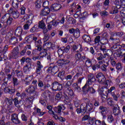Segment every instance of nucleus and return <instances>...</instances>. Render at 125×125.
Wrapping results in <instances>:
<instances>
[{
    "label": "nucleus",
    "mask_w": 125,
    "mask_h": 125,
    "mask_svg": "<svg viewBox=\"0 0 125 125\" xmlns=\"http://www.w3.org/2000/svg\"><path fill=\"white\" fill-rule=\"evenodd\" d=\"M38 41V37L35 36L34 34H31L28 36L26 40L27 42H36Z\"/></svg>",
    "instance_id": "nucleus-23"
},
{
    "label": "nucleus",
    "mask_w": 125,
    "mask_h": 125,
    "mask_svg": "<svg viewBox=\"0 0 125 125\" xmlns=\"http://www.w3.org/2000/svg\"><path fill=\"white\" fill-rule=\"evenodd\" d=\"M59 71V68L58 67V66L55 65L52 67V75L53 76H54L55 74H57V73H58Z\"/></svg>",
    "instance_id": "nucleus-34"
},
{
    "label": "nucleus",
    "mask_w": 125,
    "mask_h": 125,
    "mask_svg": "<svg viewBox=\"0 0 125 125\" xmlns=\"http://www.w3.org/2000/svg\"><path fill=\"white\" fill-rule=\"evenodd\" d=\"M54 118H55V120H57L58 119V120H59L60 122H65V121H66V119H65V118L62 117H58V116H57V115H56L55 114V115H54Z\"/></svg>",
    "instance_id": "nucleus-50"
},
{
    "label": "nucleus",
    "mask_w": 125,
    "mask_h": 125,
    "mask_svg": "<svg viewBox=\"0 0 125 125\" xmlns=\"http://www.w3.org/2000/svg\"><path fill=\"white\" fill-rule=\"evenodd\" d=\"M12 69V68H11V67H8V68L6 67L4 69V73L5 75H8L9 73H10V71H11Z\"/></svg>",
    "instance_id": "nucleus-63"
},
{
    "label": "nucleus",
    "mask_w": 125,
    "mask_h": 125,
    "mask_svg": "<svg viewBox=\"0 0 125 125\" xmlns=\"http://www.w3.org/2000/svg\"><path fill=\"white\" fill-rule=\"evenodd\" d=\"M109 38V35L107 33H104L102 35V40L103 41H104L105 43H107L108 42V38Z\"/></svg>",
    "instance_id": "nucleus-35"
},
{
    "label": "nucleus",
    "mask_w": 125,
    "mask_h": 125,
    "mask_svg": "<svg viewBox=\"0 0 125 125\" xmlns=\"http://www.w3.org/2000/svg\"><path fill=\"white\" fill-rule=\"evenodd\" d=\"M23 32L22 27H18L15 31V35L16 37H21Z\"/></svg>",
    "instance_id": "nucleus-20"
},
{
    "label": "nucleus",
    "mask_w": 125,
    "mask_h": 125,
    "mask_svg": "<svg viewBox=\"0 0 125 125\" xmlns=\"http://www.w3.org/2000/svg\"><path fill=\"white\" fill-rule=\"evenodd\" d=\"M72 83H73V81H68L66 83L65 85L68 87L71 86ZM66 92L68 93V95H69V96H74V91H73V90H72V88H71V87H68L66 89Z\"/></svg>",
    "instance_id": "nucleus-12"
},
{
    "label": "nucleus",
    "mask_w": 125,
    "mask_h": 125,
    "mask_svg": "<svg viewBox=\"0 0 125 125\" xmlns=\"http://www.w3.org/2000/svg\"><path fill=\"white\" fill-rule=\"evenodd\" d=\"M50 38V35L49 34H44V37L43 38V41L44 42H46Z\"/></svg>",
    "instance_id": "nucleus-56"
},
{
    "label": "nucleus",
    "mask_w": 125,
    "mask_h": 125,
    "mask_svg": "<svg viewBox=\"0 0 125 125\" xmlns=\"http://www.w3.org/2000/svg\"><path fill=\"white\" fill-rule=\"evenodd\" d=\"M107 86H103L102 88L98 89V92L100 95H103V94H106L107 92L111 93V96L113 98L114 101H119V98L120 97V94L115 93V92H112L113 90L116 89V87L112 86L109 89L106 87Z\"/></svg>",
    "instance_id": "nucleus-1"
},
{
    "label": "nucleus",
    "mask_w": 125,
    "mask_h": 125,
    "mask_svg": "<svg viewBox=\"0 0 125 125\" xmlns=\"http://www.w3.org/2000/svg\"><path fill=\"white\" fill-rule=\"evenodd\" d=\"M37 27H39L40 29H44V28H45V24H44V22L42 21L39 22V25H37Z\"/></svg>",
    "instance_id": "nucleus-47"
},
{
    "label": "nucleus",
    "mask_w": 125,
    "mask_h": 125,
    "mask_svg": "<svg viewBox=\"0 0 125 125\" xmlns=\"http://www.w3.org/2000/svg\"><path fill=\"white\" fill-rule=\"evenodd\" d=\"M15 73L17 75V76L18 78H20L21 77H22V76L23 75V73L22 72L21 70L17 69L15 70Z\"/></svg>",
    "instance_id": "nucleus-48"
},
{
    "label": "nucleus",
    "mask_w": 125,
    "mask_h": 125,
    "mask_svg": "<svg viewBox=\"0 0 125 125\" xmlns=\"http://www.w3.org/2000/svg\"><path fill=\"white\" fill-rule=\"evenodd\" d=\"M35 46L37 47L38 51H42V41L38 40V41H34Z\"/></svg>",
    "instance_id": "nucleus-18"
},
{
    "label": "nucleus",
    "mask_w": 125,
    "mask_h": 125,
    "mask_svg": "<svg viewBox=\"0 0 125 125\" xmlns=\"http://www.w3.org/2000/svg\"><path fill=\"white\" fill-rule=\"evenodd\" d=\"M12 5L15 8H18V5H19V1L18 0H13Z\"/></svg>",
    "instance_id": "nucleus-43"
},
{
    "label": "nucleus",
    "mask_w": 125,
    "mask_h": 125,
    "mask_svg": "<svg viewBox=\"0 0 125 125\" xmlns=\"http://www.w3.org/2000/svg\"><path fill=\"white\" fill-rule=\"evenodd\" d=\"M110 40H111V41H112L113 42H114L116 44H117V43H119V42H120V39H119V38L115 39V38H114V37L113 36L110 37Z\"/></svg>",
    "instance_id": "nucleus-45"
},
{
    "label": "nucleus",
    "mask_w": 125,
    "mask_h": 125,
    "mask_svg": "<svg viewBox=\"0 0 125 125\" xmlns=\"http://www.w3.org/2000/svg\"><path fill=\"white\" fill-rule=\"evenodd\" d=\"M46 51H47V50H46V49H43L42 51H40V55H41V58H43V57H45L46 55H47Z\"/></svg>",
    "instance_id": "nucleus-41"
},
{
    "label": "nucleus",
    "mask_w": 125,
    "mask_h": 125,
    "mask_svg": "<svg viewBox=\"0 0 125 125\" xmlns=\"http://www.w3.org/2000/svg\"><path fill=\"white\" fill-rule=\"evenodd\" d=\"M117 36V37H121L124 36V33L123 32H114L112 34V37H116Z\"/></svg>",
    "instance_id": "nucleus-49"
},
{
    "label": "nucleus",
    "mask_w": 125,
    "mask_h": 125,
    "mask_svg": "<svg viewBox=\"0 0 125 125\" xmlns=\"http://www.w3.org/2000/svg\"><path fill=\"white\" fill-rule=\"evenodd\" d=\"M4 101L8 107L13 104V100L11 98H5Z\"/></svg>",
    "instance_id": "nucleus-27"
},
{
    "label": "nucleus",
    "mask_w": 125,
    "mask_h": 125,
    "mask_svg": "<svg viewBox=\"0 0 125 125\" xmlns=\"http://www.w3.org/2000/svg\"><path fill=\"white\" fill-rule=\"evenodd\" d=\"M100 50L103 51L104 55L106 53V52L107 51V50L106 49V47H104L103 45H101L100 47Z\"/></svg>",
    "instance_id": "nucleus-60"
},
{
    "label": "nucleus",
    "mask_w": 125,
    "mask_h": 125,
    "mask_svg": "<svg viewBox=\"0 0 125 125\" xmlns=\"http://www.w3.org/2000/svg\"><path fill=\"white\" fill-rule=\"evenodd\" d=\"M120 46H121V45L119 44L115 45L111 47V49H112L113 51H118V50H120V49H121V47Z\"/></svg>",
    "instance_id": "nucleus-46"
},
{
    "label": "nucleus",
    "mask_w": 125,
    "mask_h": 125,
    "mask_svg": "<svg viewBox=\"0 0 125 125\" xmlns=\"http://www.w3.org/2000/svg\"><path fill=\"white\" fill-rule=\"evenodd\" d=\"M13 101L14 102V105L15 107H17L18 109H20V108H21V106H22V104H21V100H18V97L15 98Z\"/></svg>",
    "instance_id": "nucleus-19"
},
{
    "label": "nucleus",
    "mask_w": 125,
    "mask_h": 125,
    "mask_svg": "<svg viewBox=\"0 0 125 125\" xmlns=\"http://www.w3.org/2000/svg\"><path fill=\"white\" fill-rule=\"evenodd\" d=\"M104 58H106V56L102 53H98L97 54V60L98 61H101L103 60V59H104Z\"/></svg>",
    "instance_id": "nucleus-30"
},
{
    "label": "nucleus",
    "mask_w": 125,
    "mask_h": 125,
    "mask_svg": "<svg viewBox=\"0 0 125 125\" xmlns=\"http://www.w3.org/2000/svg\"><path fill=\"white\" fill-rule=\"evenodd\" d=\"M82 38L85 42H87V43H90V42H91V38L90 36L84 34Z\"/></svg>",
    "instance_id": "nucleus-25"
},
{
    "label": "nucleus",
    "mask_w": 125,
    "mask_h": 125,
    "mask_svg": "<svg viewBox=\"0 0 125 125\" xmlns=\"http://www.w3.org/2000/svg\"><path fill=\"white\" fill-rule=\"evenodd\" d=\"M85 64L86 66V67H88V68H89V67H91L92 66V62L91 61V60L89 58H87V60L85 61Z\"/></svg>",
    "instance_id": "nucleus-38"
},
{
    "label": "nucleus",
    "mask_w": 125,
    "mask_h": 125,
    "mask_svg": "<svg viewBox=\"0 0 125 125\" xmlns=\"http://www.w3.org/2000/svg\"><path fill=\"white\" fill-rule=\"evenodd\" d=\"M13 18L8 13L5 14L0 19L1 23H6L7 26H10L13 23Z\"/></svg>",
    "instance_id": "nucleus-4"
},
{
    "label": "nucleus",
    "mask_w": 125,
    "mask_h": 125,
    "mask_svg": "<svg viewBox=\"0 0 125 125\" xmlns=\"http://www.w3.org/2000/svg\"><path fill=\"white\" fill-rule=\"evenodd\" d=\"M80 36L81 34H80V29H79V28H76L74 33V36L75 38H76V39H78V38H80Z\"/></svg>",
    "instance_id": "nucleus-42"
},
{
    "label": "nucleus",
    "mask_w": 125,
    "mask_h": 125,
    "mask_svg": "<svg viewBox=\"0 0 125 125\" xmlns=\"http://www.w3.org/2000/svg\"><path fill=\"white\" fill-rule=\"evenodd\" d=\"M52 85V87L51 89L53 91H57V90L60 91V90L63 89V85L62 84L57 81L53 82Z\"/></svg>",
    "instance_id": "nucleus-8"
},
{
    "label": "nucleus",
    "mask_w": 125,
    "mask_h": 125,
    "mask_svg": "<svg viewBox=\"0 0 125 125\" xmlns=\"http://www.w3.org/2000/svg\"><path fill=\"white\" fill-rule=\"evenodd\" d=\"M36 88H35V87L30 85L26 88L25 91L29 94L32 95L33 96H35V95L37 94V92L36 91Z\"/></svg>",
    "instance_id": "nucleus-13"
},
{
    "label": "nucleus",
    "mask_w": 125,
    "mask_h": 125,
    "mask_svg": "<svg viewBox=\"0 0 125 125\" xmlns=\"http://www.w3.org/2000/svg\"><path fill=\"white\" fill-rule=\"evenodd\" d=\"M121 21L122 23L125 26V8H121Z\"/></svg>",
    "instance_id": "nucleus-22"
},
{
    "label": "nucleus",
    "mask_w": 125,
    "mask_h": 125,
    "mask_svg": "<svg viewBox=\"0 0 125 125\" xmlns=\"http://www.w3.org/2000/svg\"><path fill=\"white\" fill-rule=\"evenodd\" d=\"M86 88H87V92H89V93H91V94H94V93L96 92L95 89L93 88L92 87L89 86V85H88Z\"/></svg>",
    "instance_id": "nucleus-31"
},
{
    "label": "nucleus",
    "mask_w": 125,
    "mask_h": 125,
    "mask_svg": "<svg viewBox=\"0 0 125 125\" xmlns=\"http://www.w3.org/2000/svg\"><path fill=\"white\" fill-rule=\"evenodd\" d=\"M113 114L114 115H115V116H118V115H120V114H121V110H120V107H119L118 105H117V107H113Z\"/></svg>",
    "instance_id": "nucleus-26"
},
{
    "label": "nucleus",
    "mask_w": 125,
    "mask_h": 125,
    "mask_svg": "<svg viewBox=\"0 0 125 125\" xmlns=\"http://www.w3.org/2000/svg\"><path fill=\"white\" fill-rule=\"evenodd\" d=\"M72 87H73L74 89V91L76 92H81L82 89H81V87L78 85V83H74L72 84Z\"/></svg>",
    "instance_id": "nucleus-29"
},
{
    "label": "nucleus",
    "mask_w": 125,
    "mask_h": 125,
    "mask_svg": "<svg viewBox=\"0 0 125 125\" xmlns=\"http://www.w3.org/2000/svg\"><path fill=\"white\" fill-rule=\"evenodd\" d=\"M43 91L44 92L41 94V98L43 100H46L47 99V94H48V97H50V93H51V92L48 89L44 90Z\"/></svg>",
    "instance_id": "nucleus-17"
},
{
    "label": "nucleus",
    "mask_w": 125,
    "mask_h": 125,
    "mask_svg": "<svg viewBox=\"0 0 125 125\" xmlns=\"http://www.w3.org/2000/svg\"><path fill=\"white\" fill-rule=\"evenodd\" d=\"M75 59L76 61H81L82 60V54L77 53L75 54Z\"/></svg>",
    "instance_id": "nucleus-40"
},
{
    "label": "nucleus",
    "mask_w": 125,
    "mask_h": 125,
    "mask_svg": "<svg viewBox=\"0 0 125 125\" xmlns=\"http://www.w3.org/2000/svg\"><path fill=\"white\" fill-rule=\"evenodd\" d=\"M50 12V9L48 7L44 8L43 9L41 10L40 13L41 15L42 16H46V15H48L49 13Z\"/></svg>",
    "instance_id": "nucleus-21"
},
{
    "label": "nucleus",
    "mask_w": 125,
    "mask_h": 125,
    "mask_svg": "<svg viewBox=\"0 0 125 125\" xmlns=\"http://www.w3.org/2000/svg\"><path fill=\"white\" fill-rule=\"evenodd\" d=\"M88 80L84 86H83L82 88V89L83 91L84 89L86 87H87V85H90L93 83H95L96 82V79L95 78V75L93 74V73H90L87 76Z\"/></svg>",
    "instance_id": "nucleus-5"
},
{
    "label": "nucleus",
    "mask_w": 125,
    "mask_h": 125,
    "mask_svg": "<svg viewBox=\"0 0 125 125\" xmlns=\"http://www.w3.org/2000/svg\"><path fill=\"white\" fill-rule=\"evenodd\" d=\"M112 56L113 55V52L110 49L106 50V52H105V56Z\"/></svg>",
    "instance_id": "nucleus-58"
},
{
    "label": "nucleus",
    "mask_w": 125,
    "mask_h": 125,
    "mask_svg": "<svg viewBox=\"0 0 125 125\" xmlns=\"http://www.w3.org/2000/svg\"><path fill=\"white\" fill-rule=\"evenodd\" d=\"M26 20H29V21H33L34 19V15L32 13L27 15V18H25Z\"/></svg>",
    "instance_id": "nucleus-55"
},
{
    "label": "nucleus",
    "mask_w": 125,
    "mask_h": 125,
    "mask_svg": "<svg viewBox=\"0 0 125 125\" xmlns=\"http://www.w3.org/2000/svg\"><path fill=\"white\" fill-rule=\"evenodd\" d=\"M9 42L11 44H15V43L18 42V38L13 36L11 38Z\"/></svg>",
    "instance_id": "nucleus-33"
},
{
    "label": "nucleus",
    "mask_w": 125,
    "mask_h": 125,
    "mask_svg": "<svg viewBox=\"0 0 125 125\" xmlns=\"http://www.w3.org/2000/svg\"><path fill=\"white\" fill-rule=\"evenodd\" d=\"M109 59L110 60V63L112 66H113V67H115L117 65V63L115 61V60H114V58L113 57H111L109 58Z\"/></svg>",
    "instance_id": "nucleus-52"
},
{
    "label": "nucleus",
    "mask_w": 125,
    "mask_h": 125,
    "mask_svg": "<svg viewBox=\"0 0 125 125\" xmlns=\"http://www.w3.org/2000/svg\"><path fill=\"white\" fill-rule=\"evenodd\" d=\"M110 93H105V94H104L103 95H101V98L102 99V100H104L105 101L106 99L107 98L108 94Z\"/></svg>",
    "instance_id": "nucleus-59"
},
{
    "label": "nucleus",
    "mask_w": 125,
    "mask_h": 125,
    "mask_svg": "<svg viewBox=\"0 0 125 125\" xmlns=\"http://www.w3.org/2000/svg\"><path fill=\"white\" fill-rule=\"evenodd\" d=\"M8 14L11 15L14 19H17L19 18V16L20 15L19 12H18L17 10L13 9L12 7H11L8 10Z\"/></svg>",
    "instance_id": "nucleus-9"
},
{
    "label": "nucleus",
    "mask_w": 125,
    "mask_h": 125,
    "mask_svg": "<svg viewBox=\"0 0 125 125\" xmlns=\"http://www.w3.org/2000/svg\"><path fill=\"white\" fill-rule=\"evenodd\" d=\"M64 103L66 105H71V100L70 98H69V97H68V95L66 94H64Z\"/></svg>",
    "instance_id": "nucleus-32"
},
{
    "label": "nucleus",
    "mask_w": 125,
    "mask_h": 125,
    "mask_svg": "<svg viewBox=\"0 0 125 125\" xmlns=\"http://www.w3.org/2000/svg\"><path fill=\"white\" fill-rule=\"evenodd\" d=\"M12 83L14 86H17V85H19L20 84V81L16 77L13 78Z\"/></svg>",
    "instance_id": "nucleus-36"
},
{
    "label": "nucleus",
    "mask_w": 125,
    "mask_h": 125,
    "mask_svg": "<svg viewBox=\"0 0 125 125\" xmlns=\"http://www.w3.org/2000/svg\"><path fill=\"white\" fill-rule=\"evenodd\" d=\"M115 67L117 71L122 70V64H121V63L118 62L115 65Z\"/></svg>",
    "instance_id": "nucleus-62"
},
{
    "label": "nucleus",
    "mask_w": 125,
    "mask_h": 125,
    "mask_svg": "<svg viewBox=\"0 0 125 125\" xmlns=\"http://www.w3.org/2000/svg\"><path fill=\"white\" fill-rule=\"evenodd\" d=\"M18 54H19V49L17 47L14 48L12 53L9 54V59H16L18 57Z\"/></svg>",
    "instance_id": "nucleus-10"
},
{
    "label": "nucleus",
    "mask_w": 125,
    "mask_h": 125,
    "mask_svg": "<svg viewBox=\"0 0 125 125\" xmlns=\"http://www.w3.org/2000/svg\"><path fill=\"white\" fill-rule=\"evenodd\" d=\"M101 67V65H100V64L97 63L95 65H94L93 66H92V68L93 70V71H95V70H98V69H100Z\"/></svg>",
    "instance_id": "nucleus-57"
},
{
    "label": "nucleus",
    "mask_w": 125,
    "mask_h": 125,
    "mask_svg": "<svg viewBox=\"0 0 125 125\" xmlns=\"http://www.w3.org/2000/svg\"><path fill=\"white\" fill-rule=\"evenodd\" d=\"M82 109L83 111H84V113L90 114V113L93 112V104L91 103L86 104H82Z\"/></svg>",
    "instance_id": "nucleus-6"
},
{
    "label": "nucleus",
    "mask_w": 125,
    "mask_h": 125,
    "mask_svg": "<svg viewBox=\"0 0 125 125\" xmlns=\"http://www.w3.org/2000/svg\"><path fill=\"white\" fill-rule=\"evenodd\" d=\"M96 119V118H95V117H92V118L90 117V118H89V120H88L89 125H93V124H94V123H95Z\"/></svg>",
    "instance_id": "nucleus-51"
},
{
    "label": "nucleus",
    "mask_w": 125,
    "mask_h": 125,
    "mask_svg": "<svg viewBox=\"0 0 125 125\" xmlns=\"http://www.w3.org/2000/svg\"><path fill=\"white\" fill-rule=\"evenodd\" d=\"M11 121L13 124L15 125H20L21 124V121L19 120L18 118V114L16 113H14L11 115Z\"/></svg>",
    "instance_id": "nucleus-14"
},
{
    "label": "nucleus",
    "mask_w": 125,
    "mask_h": 125,
    "mask_svg": "<svg viewBox=\"0 0 125 125\" xmlns=\"http://www.w3.org/2000/svg\"><path fill=\"white\" fill-rule=\"evenodd\" d=\"M99 110L101 111L102 115L104 117L107 114V107H104L103 106H101L99 107Z\"/></svg>",
    "instance_id": "nucleus-28"
},
{
    "label": "nucleus",
    "mask_w": 125,
    "mask_h": 125,
    "mask_svg": "<svg viewBox=\"0 0 125 125\" xmlns=\"http://www.w3.org/2000/svg\"><path fill=\"white\" fill-rule=\"evenodd\" d=\"M42 68H43V66L42 64L41 61H38L36 63V69L35 73L37 75L41 76L42 75Z\"/></svg>",
    "instance_id": "nucleus-11"
},
{
    "label": "nucleus",
    "mask_w": 125,
    "mask_h": 125,
    "mask_svg": "<svg viewBox=\"0 0 125 125\" xmlns=\"http://www.w3.org/2000/svg\"><path fill=\"white\" fill-rule=\"evenodd\" d=\"M32 69V63H27L23 67L24 73H29Z\"/></svg>",
    "instance_id": "nucleus-24"
},
{
    "label": "nucleus",
    "mask_w": 125,
    "mask_h": 125,
    "mask_svg": "<svg viewBox=\"0 0 125 125\" xmlns=\"http://www.w3.org/2000/svg\"><path fill=\"white\" fill-rule=\"evenodd\" d=\"M107 121L109 123H113V122H114V117H113V115H108L107 117Z\"/></svg>",
    "instance_id": "nucleus-64"
},
{
    "label": "nucleus",
    "mask_w": 125,
    "mask_h": 125,
    "mask_svg": "<svg viewBox=\"0 0 125 125\" xmlns=\"http://www.w3.org/2000/svg\"><path fill=\"white\" fill-rule=\"evenodd\" d=\"M38 25H35L33 27H32L30 29V32L31 33H35V32H38Z\"/></svg>",
    "instance_id": "nucleus-54"
},
{
    "label": "nucleus",
    "mask_w": 125,
    "mask_h": 125,
    "mask_svg": "<svg viewBox=\"0 0 125 125\" xmlns=\"http://www.w3.org/2000/svg\"><path fill=\"white\" fill-rule=\"evenodd\" d=\"M26 99L27 101L28 104H33V102L34 101V97L27 98Z\"/></svg>",
    "instance_id": "nucleus-61"
},
{
    "label": "nucleus",
    "mask_w": 125,
    "mask_h": 125,
    "mask_svg": "<svg viewBox=\"0 0 125 125\" xmlns=\"http://www.w3.org/2000/svg\"><path fill=\"white\" fill-rule=\"evenodd\" d=\"M47 109L49 110L48 113L49 114H50L51 115H53V116H55V113H54V111L52 110V106L50 105H48L47 106Z\"/></svg>",
    "instance_id": "nucleus-44"
},
{
    "label": "nucleus",
    "mask_w": 125,
    "mask_h": 125,
    "mask_svg": "<svg viewBox=\"0 0 125 125\" xmlns=\"http://www.w3.org/2000/svg\"><path fill=\"white\" fill-rule=\"evenodd\" d=\"M32 86L38 89V85L41 88V91H43L46 89H48L50 87V84L48 83H44L40 79L38 81L36 80H33L31 84Z\"/></svg>",
    "instance_id": "nucleus-2"
},
{
    "label": "nucleus",
    "mask_w": 125,
    "mask_h": 125,
    "mask_svg": "<svg viewBox=\"0 0 125 125\" xmlns=\"http://www.w3.org/2000/svg\"><path fill=\"white\" fill-rule=\"evenodd\" d=\"M124 8L123 7H120L118 9V7L116 6H113L111 7V10H110L109 13L110 14H117V13H119V12H120L121 14V11H122V9Z\"/></svg>",
    "instance_id": "nucleus-15"
},
{
    "label": "nucleus",
    "mask_w": 125,
    "mask_h": 125,
    "mask_svg": "<svg viewBox=\"0 0 125 125\" xmlns=\"http://www.w3.org/2000/svg\"><path fill=\"white\" fill-rule=\"evenodd\" d=\"M15 75V71L14 70H12L11 73L9 74H6L7 75V81H11V78H12V76H14Z\"/></svg>",
    "instance_id": "nucleus-39"
},
{
    "label": "nucleus",
    "mask_w": 125,
    "mask_h": 125,
    "mask_svg": "<svg viewBox=\"0 0 125 125\" xmlns=\"http://www.w3.org/2000/svg\"><path fill=\"white\" fill-rule=\"evenodd\" d=\"M54 111L55 113H57L58 114H61V111H62V107L61 106L59 105L58 106H55L54 108Z\"/></svg>",
    "instance_id": "nucleus-37"
},
{
    "label": "nucleus",
    "mask_w": 125,
    "mask_h": 125,
    "mask_svg": "<svg viewBox=\"0 0 125 125\" xmlns=\"http://www.w3.org/2000/svg\"><path fill=\"white\" fill-rule=\"evenodd\" d=\"M96 79L98 80V83H104L105 86H108V83H106V78L105 75L103 73L100 72L98 73L96 76Z\"/></svg>",
    "instance_id": "nucleus-7"
},
{
    "label": "nucleus",
    "mask_w": 125,
    "mask_h": 125,
    "mask_svg": "<svg viewBox=\"0 0 125 125\" xmlns=\"http://www.w3.org/2000/svg\"><path fill=\"white\" fill-rule=\"evenodd\" d=\"M117 94H119L120 96L118 98H119L120 97V98L121 99H124V98H125V92L124 90H122L120 91V93H117Z\"/></svg>",
    "instance_id": "nucleus-53"
},
{
    "label": "nucleus",
    "mask_w": 125,
    "mask_h": 125,
    "mask_svg": "<svg viewBox=\"0 0 125 125\" xmlns=\"http://www.w3.org/2000/svg\"><path fill=\"white\" fill-rule=\"evenodd\" d=\"M62 7V6L61 5V4L55 3L52 4V5L51 6L50 9L51 11L54 12L55 11H58V10H60Z\"/></svg>",
    "instance_id": "nucleus-16"
},
{
    "label": "nucleus",
    "mask_w": 125,
    "mask_h": 125,
    "mask_svg": "<svg viewBox=\"0 0 125 125\" xmlns=\"http://www.w3.org/2000/svg\"><path fill=\"white\" fill-rule=\"evenodd\" d=\"M3 83L1 84V88L3 89L4 92H5V93H9V94H13L15 93V88L10 89L8 87L7 83H8V81H6V78L3 79Z\"/></svg>",
    "instance_id": "nucleus-3"
}]
</instances>
